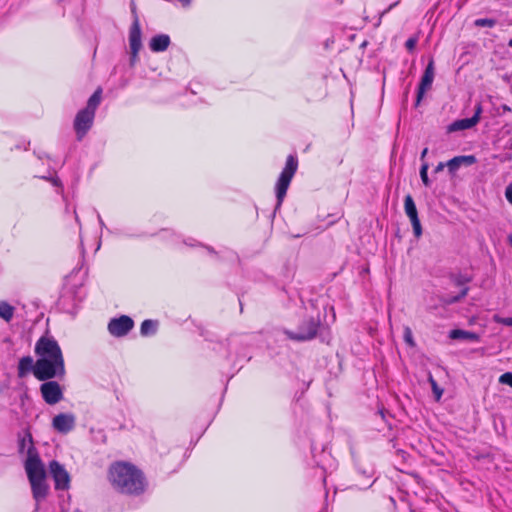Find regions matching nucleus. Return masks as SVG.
Instances as JSON below:
<instances>
[{
	"label": "nucleus",
	"instance_id": "obj_5",
	"mask_svg": "<svg viewBox=\"0 0 512 512\" xmlns=\"http://www.w3.org/2000/svg\"><path fill=\"white\" fill-rule=\"evenodd\" d=\"M35 354L38 358L64 362L62 350L52 337L42 336L35 344Z\"/></svg>",
	"mask_w": 512,
	"mask_h": 512
},
{
	"label": "nucleus",
	"instance_id": "obj_25",
	"mask_svg": "<svg viewBox=\"0 0 512 512\" xmlns=\"http://www.w3.org/2000/svg\"><path fill=\"white\" fill-rule=\"evenodd\" d=\"M497 21L491 18H479L474 21L476 27H489L492 28L496 25Z\"/></svg>",
	"mask_w": 512,
	"mask_h": 512
},
{
	"label": "nucleus",
	"instance_id": "obj_4",
	"mask_svg": "<svg viewBox=\"0 0 512 512\" xmlns=\"http://www.w3.org/2000/svg\"><path fill=\"white\" fill-rule=\"evenodd\" d=\"M65 372L64 362L53 361L44 358H37L35 362L34 376L39 381H46L53 378H63Z\"/></svg>",
	"mask_w": 512,
	"mask_h": 512
},
{
	"label": "nucleus",
	"instance_id": "obj_30",
	"mask_svg": "<svg viewBox=\"0 0 512 512\" xmlns=\"http://www.w3.org/2000/svg\"><path fill=\"white\" fill-rule=\"evenodd\" d=\"M404 340L408 345L414 346L412 331L409 327L404 329Z\"/></svg>",
	"mask_w": 512,
	"mask_h": 512
},
{
	"label": "nucleus",
	"instance_id": "obj_10",
	"mask_svg": "<svg viewBox=\"0 0 512 512\" xmlns=\"http://www.w3.org/2000/svg\"><path fill=\"white\" fill-rule=\"evenodd\" d=\"M40 392L43 400L49 405L57 404L63 399V390L60 384L56 381H51V379L41 384Z\"/></svg>",
	"mask_w": 512,
	"mask_h": 512
},
{
	"label": "nucleus",
	"instance_id": "obj_17",
	"mask_svg": "<svg viewBox=\"0 0 512 512\" xmlns=\"http://www.w3.org/2000/svg\"><path fill=\"white\" fill-rule=\"evenodd\" d=\"M141 27L139 18L135 17V20H133V23L130 27L129 31V45L130 50H134V52H139L142 47V41H141Z\"/></svg>",
	"mask_w": 512,
	"mask_h": 512
},
{
	"label": "nucleus",
	"instance_id": "obj_29",
	"mask_svg": "<svg viewBox=\"0 0 512 512\" xmlns=\"http://www.w3.org/2000/svg\"><path fill=\"white\" fill-rule=\"evenodd\" d=\"M499 383L512 387V372H505L499 377Z\"/></svg>",
	"mask_w": 512,
	"mask_h": 512
},
{
	"label": "nucleus",
	"instance_id": "obj_11",
	"mask_svg": "<svg viewBox=\"0 0 512 512\" xmlns=\"http://www.w3.org/2000/svg\"><path fill=\"white\" fill-rule=\"evenodd\" d=\"M133 327V320L126 315L113 318L108 323V331L114 337H123L127 335Z\"/></svg>",
	"mask_w": 512,
	"mask_h": 512
},
{
	"label": "nucleus",
	"instance_id": "obj_9",
	"mask_svg": "<svg viewBox=\"0 0 512 512\" xmlns=\"http://www.w3.org/2000/svg\"><path fill=\"white\" fill-rule=\"evenodd\" d=\"M94 118L95 114L84 108L76 114L73 126L79 141L83 139L92 127Z\"/></svg>",
	"mask_w": 512,
	"mask_h": 512
},
{
	"label": "nucleus",
	"instance_id": "obj_28",
	"mask_svg": "<svg viewBox=\"0 0 512 512\" xmlns=\"http://www.w3.org/2000/svg\"><path fill=\"white\" fill-rule=\"evenodd\" d=\"M429 383L431 384V388H432V391L433 393L435 394L436 396V399L439 400L443 394V389H441L436 380L433 378V376L430 374L429 375Z\"/></svg>",
	"mask_w": 512,
	"mask_h": 512
},
{
	"label": "nucleus",
	"instance_id": "obj_20",
	"mask_svg": "<svg viewBox=\"0 0 512 512\" xmlns=\"http://www.w3.org/2000/svg\"><path fill=\"white\" fill-rule=\"evenodd\" d=\"M35 362L31 356H24L19 360L18 363V376L20 378L26 376L29 372L34 374Z\"/></svg>",
	"mask_w": 512,
	"mask_h": 512
},
{
	"label": "nucleus",
	"instance_id": "obj_24",
	"mask_svg": "<svg viewBox=\"0 0 512 512\" xmlns=\"http://www.w3.org/2000/svg\"><path fill=\"white\" fill-rule=\"evenodd\" d=\"M15 308L5 301H0V318L9 322L14 316Z\"/></svg>",
	"mask_w": 512,
	"mask_h": 512
},
{
	"label": "nucleus",
	"instance_id": "obj_32",
	"mask_svg": "<svg viewBox=\"0 0 512 512\" xmlns=\"http://www.w3.org/2000/svg\"><path fill=\"white\" fill-rule=\"evenodd\" d=\"M416 43H417V39L416 38H409L406 43H405V46L406 48L411 51L415 48L416 46Z\"/></svg>",
	"mask_w": 512,
	"mask_h": 512
},
{
	"label": "nucleus",
	"instance_id": "obj_14",
	"mask_svg": "<svg viewBox=\"0 0 512 512\" xmlns=\"http://www.w3.org/2000/svg\"><path fill=\"white\" fill-rule=\"evenodd\" d=\"M482 113L481 104H477L475 107V113L470 118L459 119L452 122L448 126V132H455L460 130H466L474 127L480 120V115Z\"/></svg>",
	"mask_w": 512,
	"mask_h": 512
},
{
	"label": "nucleus",
	"instance_id": "obj_35",
	"mask_svg": "<svg viewBox=\"0 0 512 512\" xmlns=\"http://www.w3.org/2000/svg\"><path fill=\"white\" fill-rule=\"evenodd\" d=\"M131 12L133 14V18L135 19V17H138L137 15V10H136V6L134 3L131 4Z\"/></svg>",
	"mask_w": 512,
	"mask_h": 512
},
{
	"label": "nucleus",
	"instance_id": "obj_3",
	"mask_svg": "<svg viewBox=\"0 0 512 512\" xmlns=\"http://www.w3.org/2000/svg\"><path fill=\"white\" fill-rule=\"evenodd\" d=\"M298 159L295 155H289L286 159L285 167L281 171L275 184V194L277 198L276 209H278L286 196L290 183L297 171Z\"/></svg>",
	"mask_w": 512,
	"mask_h": 512
},
{
	"label": "nucleus",
	"instance_id": "obj_40",
	"mask_svg": "<svg viewBox=\"0 0 512 512\" xmlns=\"http://www.w3.org/2000/svg\"><path fill=\"white\" fill-rule=\"evenodd\" d=\"M443 168V163H439V165L436 167V171H440Z\"/></svg>",
	"mask_w": 512,
	"mask_h": 512
},
{
	"label": "nucleus",
	"instance_id": "obj_42",
	"mask_svg": "<svg viewBox=\"0 0 512 512\" xmlns=\"http://www.w3.org/2000/svg\"><path fill=\"white\" fill-rule=\"evenodd\" d=\"M508 46H509V47H512V39H510V40H509V42H508Z\"/></svg>",
	"mask_w": 512,
	"mask_h": 512
},
{
	"label": "nucleus",
	"instance_id": "obj_26",
	"mask_svg": "<svg viewBox=\"0 0 512 512\" xmlns=\"http://www.w3.org/2000/svg\"><path fill=\"white\" fill-rule=\"evenodd\" d=\"M428 168H429V165L427 162H423L421 165V168H420V177H421L423 184L426 187L430 186V180L428 177Z\"/></svg>",
	"mask_w": 512,
	"mask_h": 512
},
{
	"label": "nucleus",
	"instance_id": "obj_33",
	"mask_svg": "<svg viewBox=\"0 0 512 512\" xmlns=\"http://www.w3.org/2000/svg\"><path fill=\"white\" fill-rule=\"evenodd\" d=\"M138 53L139 52H134V50H131V58H130L131 65H134L137 62V60H138Z\"/></svg>",
	"mask_w": 512,
	"mask_h": 512
},
{
	"label": "nucleus",
	"instance_id": "obj_36",
	"mask_svg": "<svg viewBox=\"0 0 512 512\" xmlns=\"http://www.w3.org/2000/svg\"><path fill=\"white\" fill-rule=\"evenodd\" d=\"M427 153H428V148H424V149L422 150V152H421L420 158H421V160H422L423 162H425V161H424V159H425V157H426Z\"/></svg>",
	"mask_w": 512,
	"mask_h": 512
},
{
	"label": "nucleus",
	"instance_id": "obj_16",
	"mask_svg": "<svg viewBox=\"0 0 512 512\" xmlns=\"http://www.w3.org/2000/svg\"><path fill=\"white\" fill-rule=\"evenodd\" d=\"M452 281L456 286H461L463 288L458 295L443 298L442 301L446 305L456 303V302L460 301L461 299H463L464 297H466V295L468 294L469 288L466 287L465 285L471 281V277L468 275H464V274H457L452 277Z\"/></svg>",
	"mask_w": 512,
	"mask_h": 512
},
{
	"label": "nucleus",
	"instance_id": "obj_39",
	"mask_svg": "<svg viewBox=\"0 0 512 512\" xmlns=\"http://www.w3.org/2000/svg\"><path fill=\"white\" fill-rule=\"evenodd\" d=\"M51 181H52L53 185H55V186L60 185V180L58 178H52Z\"/></svg>",
	"mask_w": 512,
	"mask_h": 512
},
{
	"label": "nucleus",
	"instance_id": "obj_22",
	"mask_svg": "<svg viewBox=\"0 0 512 512\" xmlns=\"http://www.w3.org/2000/svg\"><path fill=\"white\" fill-rule=\"evenodd\" d=\"M451 339H463L469 341H478L479 337L476 333L461 329H454L449 334Z\"/></svg>",
	"mask_w": 512,
	"mask_h": 512
},
{
	"label": "nucleus",
	"instance_id": "obj_27",
	"mask_svg": "<svg viewBox=\"0 0 512 512\" xmlns=\"http://www.w3.org/2000/svg\"><path fill=\"white\" fill-rule=\"evenodd\" d=\"M72 299V295L71 293H64L61 297H60V300H59V304L61 305L62 309H64L66 312L68 313H74L75 312V309L76 307L73 306L72 308H68L66 307V302L68 300Z\"/></svg>",
	"mask_w": 512,
	"mask_h": 512
},
{
	"label": "nucleus",
	"instance_id": "obj_2",
	"mask_svg": "<svg viewBox=\"0 0 512 512\" xmlns=\"http://www.w3.org/2000/svg\"><path fill=\"white\" fill-rule=\"evenodd\" d=\"M27 478L31 486V492L34 500L36 501V509L38 504L46 499L49 493V485L47 483V475L43 462H31L27 467H24Z\"/></svg>",
	"mask_w": 512,
	"mask_h": 512
},
{
	"label": "nucleus",
	"instance_id": "obj_43",
	"mask_svg": "<svg viewBox=\"0 0 512 512\" xmlns=\"http://www.w3.org/2000/svg\"><path fill=\"white\" fill-rule=\"evenodd\" d=\"M66 213H69L70 212V209L68 206H66V209H65Z\"/></svg>",
	"mask_w": 512,
	"mask_h": 512
},
{
	"label": "nucleus",
	"instance_id": "obj_19",
	"mask_svg": "<svg viewBox=\"0 0 512 512\" xmlns=\"http://www.w3.org/2000/svg\"><path fill=\"white\" fill-rule=\"evenodd\" d=\"M476 162L473 155L456 156L447 162V167L450 173H455L461 165H472Z\"/></svg>",
	"mask_w": 512,
	"mask_h": 512
},
{
	"label": "nucleus",
	"instance_id": "obj_1",
	"mask_svg": "<svg viewBox=\"0 0 512 512\" xmlns=\"http://www.w3.org/2000/svg\"><path fill=\"white\" fill-rule=\"evenodd\" d=\"M109 479L113 487L121 493L138 495L144 491L143 474L131 464H113L109 469Z\"/></svg>",
	"mask_w": 512,
	"mask_h": 512
},
{
	"label": "nucleus",
	"instance_id": "obj_44",
	"mask_svg": "<svg viewBox=\"0 0 512 512\" xmlns=\"http://www.w3.org/2000/svg\"><path fill=\"white\" fill-rule=\"evenodd\" d=\"M74 512H81V511L77 509V510H75Z\"/></svg>",
	"mask_w": 512,
	"mask_h": 512
},
{
	"label": "nucleus",
	"instance_id": "obj_23",
	"mask_svg": "<svg viewBox=\"0 0 512 512\" xmlns=\"http://www.w3.org/2000/svg\"><path fill=\"white\" fill-rule=\"evenodd\" d=\"M158 327V321L147 319L144 320L140 327V333L143 336L153 335L156 333Z\"/></svg>",
	"mask_w": 512,
	"mask_h": 512
},
{
	"label": "nucleus",
	"instance_id": "obj_31",
	"mask_svg": "<svg viewBox=\"0 0 512 512\" xmlns=\"http://www.w3.org/2000/svg\"><path fill=\"white\" fill-rule=\"evenodd\" d=\"M505 197L507 201L512 204V182L509 183L505 189Z\"/></svg>",
	"mask_w": 512,
	"mask_h": 512
},
{
	"label": "nucleus",
	"instance_id": "obj_37",
	"mask_svg": "<svg viewBox=\"0 0 512 512\" xmlns=\"http://www.w3.org/2000/svg\"><path fill=\"white\" fill-rule=\"evenodd\" d=\"M503 323L507 326H511L512 327V317H509V318H505L503 320Z\"/></svg>",
	"mask_w": 512,
	"mask_h": 512
},
{
	"label": "nucleus",
	"instance_id": "obj_38",
	"mask_svg": "<svg viewBox=\"0 0 512 512\" xmlns=\"http://www.w3.org/2000/svg\"><path fill=\"white\" fill-rule=\"evenodd\" d=\"M71 212L73 213V215H74V217H75V221H76L78 224H80L79 217H78V215H77V213H76V209H75L74 207L72 208V211H71Z\"/></svg>",
	"mask_w": 512,
	"mask_h": 512
},
{
	"label": "nucleus",
	"instance_id": "obj_7",
	"mask_svg": "<svg viewBox=\"0 0 512 512\" xmlns=\"http://www.w3.org/2000/svg\"><path fill=\"white\" fill-rule=\"evenodd\" d=\"M321 322L317 318H306L302 321L296 332L286 330L285 334L291 340L305 342L314 339L317 336Z\"/></svg>",
	"mask_w": 512,
	"mask_h": 512
},
{
	"label": "nucleus",
	"instance_id": "obj_8",
	"mask_svg": "<svg viewBox=\"0 0 512 512\" xmlns=\"http://www.w3.org/2000/svg\"><path fill=\"white\" fill-rule=\"evenodd\" d=\"M49 473L54 481L56 490H68L70 488V474L65 469L64 465L57 460H52L48 465Z\"/></svg>",
	"mask_w": 512,
	"mask_h": 512
},
{
	"label": "nucleus",
	"instance_id": "obj_15",
	"mask_svg": "<svg viewBox=\"0 0 512 512\" xmlns=\"http://www.w3.org/2000/svg\"><path fill=\"white\" fill-rule=\"evenodd\" d=\"M53 428L62 434H67L75 427V416L70 413H60L52 420Z\"/></svg>",
	"mask_w": 512,
	"mask_h": 512
},
{
	"label": "nucleus",
	"instance_id": "obj_41",
	"mask_svg": "<svg viewBox=\"0 0 512 512\" xmlns=\"http://www.w3.org/2000/svg\"><path fill=\"white\" fill-rule=\"evenodd\" d=\"M98 219H99V222L103 225V221L101 219V216L98 214Z\"/></svg>",
	"mask_w": 512,
	"mask_h": 512
},
{
	"label": "nucleus",
	"instance_id": "obj_18",
	"mask_svg": "<svg viewBox=\"0 0 512 512\" xmlns=\"http://www.w3.org/2000/svg\"><path fill=\"white\" fill-rule=\"evenodd\" d=\"M170 45V37L167 34H158L151 38L149 48L152 52H163Z\"/></svg>",
	"mask_w": 512,
	"mask_h": 512
},
{
	"label": "nucleus",
	"instance_id": "obj_13",
	"mask_svg": "<svg viewBox=\"0 0 512 512\" xmlns=\"http://www.w3.org/2000/svg\"><path fill=\"white\" fill-rule=\"evenodd\" d=\"M434 61L431 59L427 64L425 71L422 75L418 91H417V99L416 106L420 104L422 98L424 97L425 92L431 88L433 80H434Z\"/></svg>",
	"mask_w": 512,
	"mask_h": 512
},
{
	"label": "nucleus",
	"instance_id": "obj_6",
	"mask_svg": "<svg viewBox=\"0 0 512 512\" xmlns=\"http://www.w3.org/2000/svg\"><path fill=\"white\" fill-rule=\"evenodd\" d=\"M17 447L18 453L26 456L24 467H27L31 462L35 464L42 462L39 452L34 445L32 434L28 429L18 433Z\"/></svg>",
	"mask_w": 512,
	"mask_h": 512
},
{
	"label": "nucleus",
	"instance_id": "obj_34",
	"mask_svg": "<svg viewBox=\"0 0 512 512\" xmlns=\"http://www.w3.org/2000/svg\"><path fill=\"white\" fill-rule=\"evenodd\" d=\"M399 4V1H396L394 3H392L387 9H385L381 15L383 16L384 14L388 13L391 9H393L394 7H396L397 5Z\"/></svg>",
	"mask_w": 512,
	"mask_h": 512
},
{
	"label": "nucleus",
	"instance_id": "obj_21",
	"mask_svg": "<svg viewBox=\"0 0 512 512\" xmlns=\"http://www.w3.org/2000/svg\"><path fill=\"white\" fill-rule=\"evenodd\" d=\"M102 98V88H97L94 93L90 96L87 102V106L84 108L92 113H96L98 106L100 105Z\"/></svg>",
	"mask_w": 512,
	"mask_h": 512
},
{
	"label": "nucleus",
	"instance_id": "obj_12",
	"mask_svg": "<svg viewBox=\"0 0 512 512\" xmlns=\"http://www.w3.org/2000/svg\"><path fill=\"white\" fill-rule=\"evenodd\" d=\"M404 209L406 215L409 217L412 227H413V233L416 238H420L422 235V226L420 223V219L418 217L417 208L415 205V202L411 195H407L404 199Z\"/></svg>",
	"mask_w": 512,
	"mask_h": 512
}]
</instances>
